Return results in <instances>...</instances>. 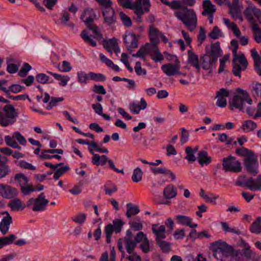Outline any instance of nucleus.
Listing matches in <instances>:
<instances>
[{
  "label": "nucleus",
  "mask_w": 261,
  "mask_h": 261,
  "mask_svg": "<svg viewBox=\"0 0 261 261\" xmlns=\"http://www.w3.org/2000/svg\"><path fill=\"white\" fill-rule=\"evenodd\" d=\"M221 225L225 232H231L239 235L241 234V231L239 230L236 229L234 227H230L229 224L225 222H221Z\"/></svg>",
  "instance_id": "43"
},
{
  "label": "nucleus",
  "mask_w": 261,
  "mask_h": 261,
  "mask_svg": "<svg viewBox=\"0 0 261 261\" xmlns=\"http://www.w3.org/2000/svg\"><path fill=\"white\" fill-rule=\"evenodd\" d=\"M130 228L135 231H138L142 229L143 225L140 219H138L136 221L129 222Z\"/></svg>",
  "instance_id": "59"
},
{
  "label": "nucleus",
  "mask_w": 261,
  "mask_h": 261,
  "mask_svg": "<svg viewBox=\"0 0 261 261\" xmlns=\"http://www.w3.org/2000/svg\"><path fill=\"white\" fill-rule=\"evenodd\" d=\"M63 163H60L57 164H50V168L55 170H56L53 176L55 180L58 179L60 176L69 170V167L68 166H64L63 167L58 168L59 166L63 165Z\"/></svg>",
  "instance_id": "22"
},
{
  "label": "nucleus",
  "mask_w": 261,
  "mask_h": 261,
  "mask_svg": "<svg viewBox=\"0 0 261 261\" xmlns=\"http://www.w3.org/2000/svg\"><path fill=\"white\" fill-rule=\"evenodd\" d=\"M229 91L224 88L220 89L216 92V105L220 108H224L227 106V100L225 97H228Z\"/></svg>",
  "instance_id": "19"
},
{
  "label": "nucleus",
  "mask_w": 261,
  "mask_h": 261,
  "mask_svg": "<svg viewBox=\"0 0 261 261\" xmlns=\"http://www.w3.org/2000/svg\"><path fill=\"white\" fill-rule=\"evenodd\" d=\"M124 42L128 50L138 47V40L134 33L125 35L124 37Z\"/></svg>",
  "instance_id": "21"
},
{
  "label": "nucleus",
  "mask_w": 261,
  "mask_h": 261,
  "mask_svg": "<svg viewBox=\"0 0 261 261\" xmlns=\"http://www.w3.org/2000/svg\"><path fill=\"white\" fill-rule=\"evenodd\" d=\"M257 126L256 124L252 120H247L244 122L242 125V129L244 130L247 129L250 131L254 129Z\"/></svg>",
  "instance_id": "51"
},
{
  "label": "nucleus",
  "mask_w": 261,
  "mask_h": 261,
  "mask_svg": "<svg viewBox=\"0 0 261 261\" xmlns=\"http://www.w3.org/2000/svg\"><path fill=\"white\" fill-rule=\"evenodd\" d=\"M157 245L164 252H168L171 250V244L163 240H159L156 241Z\"/></svg>",
  "instance_id": "42"
},
{
  "label": "nucleus",
  "mask_w": 261,
  "mask_h": 261,
  "mask_svg": "<svg viewBox=\"0 0 261 261\" xmlns=\"http://www.w3.org/2000/svg\"><path fill=\"white\" fill-rule=\"evenodd\" d=\"M81 36L85 42L89 43L91 46H95L96 45V42L91 39V37L88 35V33L86 30H83L82 32Z\"/></svg>",
  "instance_id": "47"
},
{
  "label": "nucleus",
  "mask_w": 261,
  "mask_h": 261,
  "mask_svg": "<svg viewBox=\"0 0 261 261\" xmlns=\"http://www.w3.org/2000/svg\"><path fill=\"white\" fill-rule=\"evenodd\" d=\"M152 233L155 237V241L165 239L166 228L164 225H159V224H152L151 226Z\"/></svg>",
  "instance_id": "20"
},
{
  "label": "nucleus",
  "mask_w": 261,
  "mask_h": 261,
  "mask_svg": "<svg viewBox=\"0 0 261 261\" xmlns=\"http://www.w3.org/2000/svg\"><path fill=\"white\" fill-rule=\"evenodd\" d=\"M140 248L145 253H147L150 251L149 242L147 238H145L144 241L140 245Z\"/></svg>",
  "instance_id": "60"
},
{
  "label": "nucleus",
  "mask_w": 261,
  "mask_h": 261,
  "mask_svg": "<svg viewBox=\"0 0 261 261\" xmlns=\"http://www.w3.org/2000/svg\"><path fill=\"white\" fill-rule=\"evenodd\" d=\"M229 12L234 19H239L242 20L241 14L239 7H237L234 5H231L230 8Z\"/></svg>",
  "instance_id": "40"
},
{
  "label": "nucleus",
  "mask_w": 261,
  "mask_h": 261,
  "mask_svg": "<svg viewBox=\"0 0 261 261\" xmlns=\"http://www.w3.org/2000/svg\"><path fill=\"white\" fill-rule=\"evenodd\" d=\"M236 152L239 155L244 157V165L247 171L253 176L256 175L258 172V163L257 156L253 151L242 147L238 148Z\"/></svg>",
  "instance_id": "2"
},
{
  "label": "nucleus",
  "mask_w": 261,
  "mask_h": 261,
  "mask_svg": "<svg viewBox=\"0 0 261 261\" xmlns=\"http://www.w3.org/2000/svg\"><path fill=\"white\" fill-rule=\"evenodd\" d=\"M15 179L19 182L21 192L24 195H28L31 192L35 191H40L44 188L43 186L41 185L35 187L32 185L29 184V178L21 173L16 174Z\"/></svg>",
  "instance_id": "6"
},
{
  "label": "nucleus",
  "mask_w": 261,
  "mask_h": 261,
  "mask_svg": "<svg viewBox=\"0 0 261 261\" xmlns=\"http://www.w3.org/2000/svg\"><path fill=\"white\" fill-rule=\"evenodd\" d=\"M118 43L117 39L116 38H112L108 41L106 40H103V47L107 50V51L110 53L111 55L112 54L113 50L114 49L115 45Z\"/></svg>",
  "instance_id": "33"
},
{
  "label": "nucleus",
  "mask_w": 261,
  "mask_h": 261,
  "mask_svg": "<svg viewBox=\"0 0 261 261\" xmlns=\"http://www.w3.org/2000/svg\"><path fill=\"white\" fill-rule=\"evenodd\" d=\"M236 91V95L233 96L232 101L229 102L230 109L232 110L233 107H234L241 111L246 112L250 116H254L255 109L251 107L252 100L247 91L240 88H238Z\"/></svg>",
  "instance_id": "1"
},
{
  "label": "nucleus",
  "mask_w": 261,
  "mask_h": 261,
  "mask_svg": "<svg viewBox=\"0 0 261 261\" xmlns=\"http://www.w3.org/2000/svg\"><path fill=\"white\" fill-rule=\"evenodd\" d=\"M163 197L166 199L174 198L177 195V190L172 184L167 185L163 191Z\"/></svg>",
  "instance_id": "28"
},
{
  "label": "nucleus",
  "mask_w": 261,
  "mask_h": 261,
  "mask_svg": "<svg viewBox=\"0 0 261 261\" xmlns=\"http://www.w3.org/2000/svg\"><path fill=\"white\" fill-rule=\"evenodd\" d=\"M15 237L13 234H11L7 237L0 238V248L4 246L12 243L15 240Z\"/></svg>",
  "instance_id": "46"
},
{
  "label": "nucleus",
  "mask_w": 261,
  "mask_h": 261,
  "mask_svg": "<svg viewBox=\"0 0 261 261\" xmlns=\"http://www.w3.org/2000/svg\"><path fill=\"white\" fill-rule=\"evenodd\" d=\"M31 69L32 67L30 65L27 63H24L22 68L18 72V74L20 76H25Z\"/></svg>",
  "instance_id": "57"
},
{
  "label": "nucleus",
  "mask_w": 261,
  "mask_h": 261,
  "mask_svg": "<svg viewBox=\"0 0 261 261\" xmlns=\"http://www.w3.org/2000/svg\"><path fill=\"white\" fill-rule=\"evenodd\" d=\"M8 206L14 211H19L23 209L24 207V204L22 203L20 200L17 198L11 200L8 204Z\"/></svg>",
  "instance_id": "34"
},
{
  "label": "nucleus",
  "mask_w": 261,
  "mask_h": 261,
  "mask_svg": "<svg viewBox=\"0 0 261 261\" xmlns=\"http://www.w3.org/2000/svg\"><path fill=\"white\" fill-rule=\"evenodd\" d=\"M220 56L221 48L219 42L212 44L209 50L206 47V54L200 58V63L202 68L205 70L210 69Z\"/></svg>",
  "instance_id": "3"
},
{
  "label": "nucleus",
  "mask_w": 261,
  "mask_h": 261,
  "mask_svg": "<svg viewBox=\"0 0 261 261\" xmlns=\"http://www.w3.org/2000/svg\"><path fill=\"white\" fill-rule=\"evenodd\" d=\"M12 222V218L6 221H1L0 222V231L4 234L7 233Z\"/></svg>",
  "instance_id": "41"
},
{
  "label": "nucleus",
  "mask_w": 261,
  "mask_h": 261,
  "mask_svg": "<svg viewBox=\"0 0 261 261\" xmlns=\"http://www.w3.org/2000/svg\"><path fill=\"white\" fill-rule=\"evenodd\" d=\"M124 222L120 219H115L113 221V224L110 223L105 227V233L107 238V242L110 243L111 238L113 232L116 233L121 231Z\"/></svg>",
  "instance_id": "12"
},
{
  "label": "nucleus",
  "mask_w": 261,
  "mask_h": 261,
  "mask_svg": "<svg viewBox=\"0 0 261 261\" xmlns=\"http://www.w3.org/2000/svg\"><path fill=\"white\" fill-rule=\"evenodd\" d=\"M211 249L214 252L213 255L216 258L220 259L222 256H226L231 251V248L228 244L222 240L212 243Z\"/></svg>",
  "instance_id": "9"
},
{
  "label": "nucleus",
  "mask_w": 261,
  "mask_h": 261,
  "mask_svg": "<svg viewBox=\"0 0 261 261\" xmlns=\"http://www.w3.org/2000/svg\"><path fill=\"white\" fill-rule=\"evenodd\" d=\"M69 14L67 11H63L61 13V23L64 25L68 26L69 27H71V28H73L74 26V24L72 23H68V22L69 21Z\"/></svg>",
  "instance_id": "39"
},
{
  "label": "nucleus",
  "mask_w": 261,
  "mask_h": 261,
  "mask_svg": "<svg viewBox=\"0 0 261 261\" xmlns=\"http://www.w3.org/2000/svg\"><path fill=\"white\" fill-rule=\"evenodd\" d=\"M252 30L253 33V37L255 41L259 43L261 42V29L256 23H253L252 25Z\"/></svg>",
  "instance_id": "38"
},
{
  "label": "nucleus",
  "mask_w": 261,
  "mask_h": 261,
  "mask_svg": "<svg viewBox=\"0 0 261 261\" xmlns=\"http://www.w3.org/2000/svg\"><path fill=\"white\" fill-rule=\"evenodd\" d=\"M18 195L17 190L9 185L0 184V196L6 199H11Z\"/></svg>",
  "instance_id": "18"
},
{
  "label": "nucleus",
  "mask_w": 261,
  "mask_h": 261,
  "mask_svg": "<svg viewBox=\"0 0 261 261\" xmlns=\"http://www.w3.org/2000/svg\"><path fill=\"white\" fill-rule=\"evenodd\" d=\"M161 33L153 26H150L149 28V38L151 44H157L158 39Z\"/></svg>",
  "instance_id": "32"
},
{
  "label": "nucleus",
  "mask_w": 261,
  "mask_h": 261,
  "mask_svg": "<svg viewBox=\"0 0 261 261\" xmlns=\"http://www.w3.org/2000/svg\"><path fill=\"white\" fill-rule=\"evenodd\" d=\"M167 55L170 57V58H169V60L175 58V63L174 64L169 63L162 65V69L163 72L168 76H173L177 74H180L179 61L175 56L169 54Z\"/></svg>",
  "instance_id": "13"
},
{
  "label": "nucleus",
  "mask_w": 261,
  "mask_h": 261,
  "mask_svg": "<svg viewBox=\"0 0 261 261\" xmlns=\"http://www.w3.org/2000/svg\"><path fill=\"white\" fill-rule=\"evenodd\" d=\"M204 11L202 12V15L213 14L216 11L215 5L212 4L210 0H204L202 4Z\"/></svg>",
  "instance_id": "30"
},
{
  "label": "nucleus",
  "mask_w": 261,
  "mask_h": 261,
  "mask_svg": "<svg viewBox=\"0 0 261 261\" xmlns=\"http://www.w3.org/2000/svg\"><path fill=\"white\" fill-rule=\"evenodd\" d=\"M19 166L23 168L34 170L36 169V167L32 165L31 164L27 163L24 161H20L18 162Z\"/></svg>",
  "instance_id": "63"
},
{
  "label": "nucleus",
  "mask_w": 261,
  "mask_h": 261,
  "mask_svg": "<svg viewBox=\"0 0 261 261\" xmlns=\"http://www.w3.org/2000/svg\"><path fill=\"white\" fill-rule=\"evenodd\" d=\"M123 244L125 245V249L129 254H132L135 252V249L137 246V244L133 239H119L118 241V248L119 250L122 253V258H124L125 255V251L123 247Z\"/></svg>",
  "instance_id": "14"
},
{
  "label": "nucleus",
  "mask_w": 261,
  "mask_h": 261,
  "mask_svg": "<svg viewBox=\"0 0 261 261\" xmlns=\"http://www.w3.org/2000/svg\"><path fill=\"white\" fill-rule=\"evenodd\" d=\"M95 16L92 9H87L81 15V19L86 23L87 28L93 31V37L97 40H101L103 39L102 35L99 31L98 27L93 23Z\"/></svg>",
  "instance_id": "5"
},
{
  "label": "nucleus",
  "mask_w": 261,
  "mask_h": 261,
  "mask_svg": "<svg viewBox=\"0 0 261 261\" xmlns=\"http://www.w3.org/2000/svg\"><path fill=\"white\" fill-rule=\"evenodd\" d=\"M104 23L109 26H112L116 21V14L112 6L103 8L102 10Z\"/></svg>",
  "instance_id": "16"
},
{
  "label": "nucleus",
  "mask_w": 261,
  "mask_h": 261,
  "mask_svg": "<svg viewBox=\"0 0 261 261\" xmlns=\"http://www.w3.org/2000/svg\"><path fill=\"white\" fill-rule=\"evenodd\" d=\"M86 218V214L84 213H80L73 216L72 218V220L74 222L81 224L85 221Z\"/></svg>",
  "instance_id": "54"
},
{
  "label": "nucleus",
  "mask_w": 261,
  "mask_h": 261,
  "mask_svg": "<svg viewBox=\"0 0 261 261\" xmlns=\"http://www.w3.org/2000/svg\"><path fill=\"white\" fill-rule=\"evenodd\" d=\"M120 17L124 25L130 27L132 25L131 19L123 12L119 13Z\"/></svg>",
  "instance_id": "52"
},
{
  "label": "nucleus",
  "mask_w": 261,
  "mask_h": 261,
  "mask_svg": "<svg viewBox=\"0 0 261 261\" xmlns=\"http://www.w3.org/2000/svg\"><path fill=\"white\" fill-rule=\"evenodd\" d=\"M222 166L226 171L239 172L242 170L240 162L231 155L223 159Z\"/></svg>",
  "instance_id": "11"
},
{
  "label": "nucleus",
  "mask_w": 261,
  "mask_h": 261,
  "mask_svg": "<svg viewBox=\"0 0 261 261\" xmlns=\"http://www.w3.org/2000/svg\"><path fill=\"white\" fill-rule=\"evenodd\" d=\"M98 148V144L93 141L90 142L89 145V151L93 155L92 159V162L94 165L96 166H99L100 165V155L98 154L94 153L93 150L94 149L97 151Z\"/></svg>",
  "instance_id": "25"
},
{
  "label": "nucleus",
  "mask_w": 261,
  "mask_h": 261,
  "mask_svg": "<svg viewBox=\"0 0 261 261\" xmlns=\"http://www.w3.org/2000/svg\"><path fill=\"white\" fill-rule=\"evenodd\" d=\"M232 72L235 76L241 77V71L245 70L248 66V62L244 54H241L238 57L233 58L232 60Z\"/></svg>",
  "instance_id": "10"
},
{
  "label": "nucleus",
  "mask_w": 261,
  "mask_h": 261,
  "mask_svg": "<svg viewBox=\"0 0 261 261\" xmlns=\"http://www.w3.org/2000/svg\"><path fill=\"white\" fill-rule=\"evenodd\" d=\"M23 87L19 84H13L9 87L8 88V95L10 92L13 93H17L22 91Z\"/></svg>",
  "instance_id": "58"
},
{
  "label": "nucleus",
  "mask_w": 261,
  "mask_h": 261,
  "mask_svg": "<svg viewBox=\"0 0 261 261\" xmlns=\"http://www.w3.org/2000/svg\"><path fill=\"white\" fill-rule=\"evenodd\" d=\"M126 216L128 218H130L132 216L137 215L140 212L138 206L133 205L131 203H128L126 204Z\"/></svg>",
  "instance_id": "35"
},
{
  "label": "nucleus",
  "mask_w": 261,
  "mask_h": 261,
  "mask_svg": "<svg viewBox=\"0 0 261 261\" xmlns=\"http://www.w3.org/2000/svg\"><path fill=\"white\" fill-rule=\"evenodd\" d=\"M13 137L21 145H25L27 141L24 137L18 132H15L13 133Z\"/></svg>",
  "instance_id": "61"
},
{
  "label": "nucleus",
  "mask_w": 261,
  "mask_h": 261,
  "mask_svg": "<svg viewBox=\"0 0 261 261\" xmlns=\"http://www.w3.org/2000/svg\"><path fill=\"white\" fill-rule=\"evenodd\" d=\"M17 116L15 109L12 105H6L3 108V113L0 111V124L6 126L13 123Z\"/></svg>",
  "instance_id": "7"
},
{
  "label": "nucleus",
  "mask_w": 261,
  "mask_h": 261,
  "mask_svg": "<svg viewBox=\"0 0 261 261\" xmlns=\"http://www.w3.org/2000/svg\"><path fill=\"white\" fill-rule=\"evenodd\" d=\"M153 44L151 43H146L144 45L142 46L138 52L133 54V57H139L142 59L143 60H145V56L146 55L150 54L152 47L153 46Z\"/></svg>",
  "instance_id": "24"
},
{
  "label": "nucleus",
  "mask_w": 261,
  "mask_h": 261,
  "mask_svg": "<svg viewBox=\"0 0 261 261\" xmlns=\"http://www.w3.org/2000/svg\"><path fill=\"white\" fill-rule=\"evenodd\" d=\"M251 53L254 61L255 69L257 73L261 75V58L255 48L251 50Z\"/></svg>",
  "instance_id": "26"
},
{
  "label": "nucleus",
  "mask_w": 261,
  "mask_h": 261,
  "mask_svg": "<svg viewBox=\"0 0 261 261\" xmlns=\"http://www.w3.org/2000/svg\"><path fill=\"white\" fill-rule=\"evenodd\" d=\"M175 15L190 31H193L196 28L197 17L193 9L185 7L180 11L175 12Z\"/></svg>",
  "instance_id": "4"
},
{
  "label": "nucleus",
  "mask_w": 261,
  "mask_h": 261,
  "mask_svg": "<svg viewBox=\"0 0 261 261\" xmlns=\"http://www.w3.org/2000/svg\"><path fill=\"white\" fill-rule=\"evenodd\" d=\"M176 219L179 223L185 224L188 226L190 225L192 222V219L189 217L184 215H177L176 216Z\"/></svg>",
  "instance_id": "53"
},
{
  "label": "nucleus",
  "mask_w": 261,
  "mask_h": 261,
  "mask_svg": "<svg viewBox=\"0 0 261 261\" xmlns=\"http://www.w3.org/2000/svg\"><path fill=\"white\" fill-rule=\"evenodd\" d=\"M188 62L193 67H195L197 72H199L200 67L199 63L198 57L192 50L188 51Z\"/></svg>",
  "instance_id": "27"
},
{
  "label": "nucleus",
  "mask_w": 261,
  "mask_h": 261,
  "mask_svg": "<svg viewBox=\"0 0 261 261\" xmlns=\"http://www.w3.org/2000/svg\"><path fill=\"white\" fill-rule=\"evenodd\" d=\"M185 152L187 154V155L185 156V159L188 161L189 162H193L196 161V158L194 155V153L193 151V148L188 146L185 149Z\"/></svg>",
  "instance_id": "45"
},
{
  "label": "nucleus",
  "mask_w": 261,
  "mask_h": 261,
  "mask_svg": "<svg viewBox=\"0 0 261 261\" xmlns=\"http://www.w3.org/2000/svg\"><path fill=\"white\" fill-rule=\"evenodd\" d=\"M245 176H240L236 181V185L245 187L251 191H259L261 190V175H259L255 179L252 177L242 180Z\"/></svg>",
  "instance_id": "8"
},
{
  "label": "nucleus",
  "mask_w": 261,
  "mask_h": 261,
  "mask_svg": "<svg viewBox=\"0 0 261 261\" xmlns=\"http://www.w3.org/2000/svg\"><path fill=\"white\" fill-rule=\"evenodd\" d=\"M251 92L254 97L261 96V84L258 83H253Z\"/></svg>",
  "instance_id": "48"
},
{
  "label": "nucleus",
  "mask_w": 261,
  "mask_h": 261,
  "mask_svg": "<svg viewBox=\"0 0 261 261\" xmlns=\"http://www.w3.org/2000/svg\"><path fill=\"white\" fill-rule=\"evenodd\" d=\"M198 161L201 165L209 164L212 161L211 158L208 156L207 152L204 150L200 151L198 153Z\"/></svg>",
  "instance_id": "31"
},
{
  "label": "nucleus",
  "mask_w": 261,
  "mask_h": 261,
  "mask_svg": "<svg viewBox=\"0 0 261 261\" xmlns=\"http://www.w3.org/2000/svg\"><path fill=\"white\" fill-rule=\"evenodd\" d=\"M104 190L107 195H111L117 191V188L114 184L110 182L105 186Z\"/></svg>",
  "instance_id": "50"
},
{
  "label": "nucleus",
  "mask_w": 261,
  "mask_h": 261,
  "mask_svg": "<svg viewBox=\"0 0 261 261\" xmlns=\"http://www.w3.org/2000/svg\"><path fill=\"white\" fill-rule=\"evenodd\" d=\"M153 44L151 43H146L144 45L142 46L138 52L133 54V57H139L142 59L143 60H145V56L146 55L150 54L152 47L153 46Z\"/></svg>",
  "instance_id": "23"
},
{
  "label": "nucleus",
  "mask_w": 261,
  "mask_h": 261,
  "mask_svg": "<svg viewBox=\"0 0 261 261\" xmlns=\"http://www.w3.org/2000/svg\"><path fill=\"white\" fill-rule=\"evenodd\" d=\"M152 60L155 62H160L164 59L162 54L160 51L157 44H153L151 48V51L149 55Z\"/></svg>",
  "instance_id": "29"
},
{
  "label": "nucleus",
  "mask_w": 261,
  "mask_h": 261,
  "mask_svg": "<svg viewBox=\"0 0 261 261\" xmlns=\"http://www.w3.org/2000/svg\"><path fill=\"white\" fill-rule=\"evenodd\" d=\"M250 230L251 232L254 233H259L261 232V217H258L254 221L250 227Z\"/></svg>",
  "instance_id": "37"
},
{
  "label": "nucleus",
  "mask_w": 261,
  "mask_h": 261,
  "mask_svg": "<svg viewBox=\"0 0 261 261\" xmlns=\"http://www.w3.org/2000/svg\"><path fill=\"white\" fill-rule=\"evenodd\" d=\"M239 244L241 247H244L243 251L245 255L247 257H249L250 256V250L249 249L250 247L249 245L247 243H246L244 240L242 239L239 241Z\"/></svg>",
  "instance_id": "49"
},
{
  "label": "nucleus",
  "mask_w": 261,
  "mask_h": 261,
  "mask_svg": "<svg viewBox=\"0 0 261 261\" xmlns=\"http://www.w3.org/2000/svg\"><path fill=\"white\" fill-rule=\"evenodd\" d=\"M50 74L52 75L55 79L60 81L59 85L63 87L66 86L70 80V77L68 75H62L51 72H50Z\"/></svg>",
  "instance_id": "36"
},
{
  "label": "nucleus",
  "mask_w": 261,
  "mask_h": 261,
  "mask_svg": "<svg viewBox=\"0 0 261 261\" xmlns=\"http://www.w3.org/2000/svg\"><path fill=\"white\" fill-rule=\"evenodd\" d=\"M48 203L43 193L40 194L36 199H30L27 204L34 211H42Z\"/></svg>",
  "instance_id": "15"
},
{
  "label": "nucleus",
  "mask_w": 261,
  "mask_h": 261,
  "mask_svg": "<svg viewBox=\"0 0 261 261\" xmlns=\"http://www.w3.org/2000/svg\"><path fill=\"white\" fill-rule=\"evenodd\" d=\"M169 6L170 8L174 10H177L181 9L182 10L185 7H182L181 0V1H176L174 0L170 2Z\"/></svg>",
  "instance_id": "62"
},
{
  "label": "nucleus",
  "mask_w": 261,
  "mask_h": 261,
  "mask_svg": "<svg viewBox=\"0 0 261 261\" xmlns=\"http://www.w3.org/2000/svg\"><path fill=\"white\" fill-rule=\"evenodd\" d=\"M222 33L217 26H215L213 30L210 34V37L213 39H218L219 37L222 36Z\"/></svg>",
  "instance_id": "55"
},
{
  "label": "nucleus",
  "mask_w": 261,
  "mask_h": 261,
  "mask_svg": "<svg viewBox=\"0 0 261 261\" xmlns=\"http://www.w3.org/2000/svg\"><path fill=\"white\" fill-rule=\"evenodd\" d=\"M89 75L91 79L95 81H104L106 80L105 76L101 73H95L90 72Z\"/></svg>",
  "instance_id": "56"
},
{
  "label": "nucleus",
  "mask_w": 261,
  "mask_h": 261,
  "mask_svg": "<svg viewBox=\"0 0 261 261\" xmlns=\"http://www.w3.org/2000/svg\"><path fill=\"white\" fill-rule=\"evenodd\" d=\"M145 238H147V237L143 232L139 231L135 237L134 241L136 244L143 242L145 239Z\"/></svg>",
  "instance_id": "64"
},
{
  "label": "nucleus",
  "mask_w": 261,
  "mask_h": 261,
  "mask_svg": "<svg viewBox=\"0 0 261 261\" xmlns=\"http://www.w3.org/2000/svg\"><path fill=\"white\" fill-rule=\"evenodd\" d=\"M244 15L247 20L252 23V24L255 23V20L253 16L257 18V19L261 21V11L259 9L255 7H249L247 8L244 11Z\"/></svg>",
  "instance_id": "17"
},
{
  "label": "nucleus",
  "mask_w": 261,
  "mask_h": 261,
  "mask_svg": "<svg viewBox=\"0 0 261 261\" xmlns=\"http://www.w3.org/2000/svg\"><path fill=\"white\" fill-rule=\"evenodd\" d=\"M143 172L142 170L137 167L134 169L132 176V179L134 182H137L142 180Z\"/></svg>",
  "instance_id": "44"
}]
</instances>
